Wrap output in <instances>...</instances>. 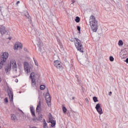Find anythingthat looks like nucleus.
<instances>
[{
  "label": "nucleus",
  "mask_w": 128,
  "mask_h": 128,
  "mask_svg": "<svg viewBox=\"0 0 128 128\" xmlns=\"http://www.w3.org/2000/svg\"><path fill=\"white\" fill-rule=\"evenodd\" d=\"M21 112H22V111L21 110Z\"/></svg>",
  "instance_id": "obj_48"
},
{
  "label": "nucleus",
  "mask_w": 128,
  "mask_h": 128,
  "mask_svg": "<svg viewBox=\"0 0 128 128\" xmlns=\"http://www.w3.org/2000/svg\"><path fill=\"white\" fill-rule=\"evenodd\" d=\"M125 62H126L127 64H128V58H127L126 59V60H125Z\"/></svg>",
  "instance_id": "obj_35"
},
{
  "label": "nucleus",
  "mask_w": 128,
  "mask_h": 128,
  "mask_svg": "<svg viewBox=\"0 0 128 128\" xmlns=\"http://www.w3.org/2000/svg\"><path fill=\"white\" fill-rule=\"evenodd\" d=\"M5 102H8V98H6Z\"/></svg>",
  "instance_id": "obj_36"
},
{
  "label": "nucleus",
  "mask_w": 128,
  "mask_h": 128,
  "mask_svg": "<svg viewBox=\"0 0 128 128\" xmlns=\"http://www.w3.org/2000/svg\"><path fill=\"white\" fill-rule=\"evenodd\" d=\"M118 46H122V44H124V42H122V40H120L118 41Z\"/></svg>",
  "instance_id": "obj_23"
},
{
  "label": "nucleus",
  "mask_w": 128,
  "mask_h": 128,
  "mask_svg": "<svg viewBox=\"0 0 128 128\" xmlns=\"http://www.w3.org/2000/svg\"><path fill=\"white\" fill-rule=\"evenodd\" d=\"M34 62H35V64H36V60H34Z\"/></svg>",
  "instance_id": "obj_46"
},
{
  "label": "nucleus",
  "mask_w": 128,
  "mask_h": 128,
  "mask_svg": "<svg viewBox=\"0 0 128 128\" xmlns=\"http://www.w3.org/2000/svg\"><path fill=\"white\" fill-rule=\"evenodd\" d=\"M50 120H52V116H49V122H50Z\"/></svg>",
  "instance_id": "obj_30"
},
{
  "label": "nucleus",
  "mask_w": 128,
  "mask_h": 128,
  "mask_svg": "<svg viewBox=\"0 0 128 128\" xmlns=\"http://www.w3.org/2000/svg\"><path fill=\"white\" fill-rule=\"evenodd\" d=\"M42 106V100L40 98L38 100V103L37 104V107L36 108V112H40V106Z\"/></svg>",
  "instance_id": "obj_15"
},
{
  "label": "nucleus",
  "mask_w": 128,
  "mask_h": 128,
  "mask_svg": "<svg viewBox=\"0 0 128 128\" xmlns=\"http://www.w3.org/2000/svg\"><path fill=\"white\" fill-rule=\"evenodd\" d=\"M20 2V1H18L16 4H18Z\"/></svg>",
  "instance_id": "obj_37"
},
{
  "label": "nucleus",
  "mask_w": 128,
  "mask_h": 128,
  "mask_svg": "<svg viewBox=\"0 0 128 128\" xmlns=\"http://www.w3.org/2000/svg\"><path fill=\"white\" fill-rule=\"evenodd\" d=\"M77 30H78V32H80V26H77Z\"/></svg>",
  "instance_id": "obj_31"
},
{
  "label": "nucleus",
  "mask_w": 128,
  "mask_h": 128,
  "mask_svg": "<svg viewBox=\"0 0 128 128\" xmlns=\"http://www.w3.org/2000/svg\"><path fill=\"white\" fill-rule=\"evenodd\" d=\"M36 66H38V64H36Z\"/></svg>",
  "instance_id": "obj_45"
},
{
  "label": "nucleus",
  "mask_w": 128,
  "mask_h": 128,
  "mask_svg": "<svg viewBox=\"0 0 128 128\" xmlns=\"http://www.w3.org/2000/svg\"><path fill=\"white\" fill-rule=\"evenodd\" d=\"M44 128H48V124H46V120H44Z\"/></svg>",
  "instance_id": "obj_21"
},
{
  "label": "nucleus",
  "mask_w": 128,
  "mask_h": 128,
  "mask_svg": "<svg viewBox=\"0 0 128 128\" xmlns=\"http://www.w3.org/2000/svg\"><path fill=\"white\" fill-rule=\"evenodd\" d=\"M0 20H2V18H0Z\"/></svg>",
  "instance_id": "obj_47"
},
{
  "label": "nucleus",
  "mask_w": 128,
  "mask_h": 128,
  "mask_svg": "<svg viewBox=\"0 0 128 128\" xmlns=\"http://www.w3.org/2000/svg\"><path fill=\"white\" fill-rule=\"evenodd\" d=\"M70 40L72 42H74V38H72Z\"/></svg>",
  "instance_id": "obj_33"
},
{
  "label": "nucleus",
  "mask_w": 128,
  "mask_h": 128,
  "mask_svg": "<svg viewBox=\"0 0 128 128\" xmlns=\"http://www.w3.org/2000/svg\"><path fill=\"white\" fill-rule=\"evenodd\" d=\"M74 2H75L74 0H72V4H74Z\"/></svg>",
  "instance_id": "obj_38"
},
{
  "label": "nucleus",
  "mask_w": 128,
  "mask_h": 128,
  "mask_svg": "<svg viewBox=\"0 0 128 128\" xmlns=\"http://www.w3.org/2000/svg\"><path fill=\"white\" fill-rule=\"evenodd\" d=\"M45 98L48 106H52V98H50V93L47 92L46 94Z\"/></svg>",
  "instance_id": "obj_5"
},
{
  "label": "nucleus",
  "mask_w": 128,
  "mask_h": 128,
  "mask_svg": "<svg viewBox=\"0 0 128 128\" xmlns=\"http://www.w3.org/2000/svg\"><path fill=\"white\" fill-rule=\"evenodd\" d=\"M36 42L39 48V50H42V46H44V43H42V42L40 40H36Z\"/></svg>",
  "instance_id": "obj_12"
},
{
  "label": "nucleus",
  "mask_w": 128,
  "mask_h": 128,
  "mask_svg": "<svg viewBox=\"0 0 128 128\" xmlns=\"http://www.w3.org/2000/svg\"><path fill=\"white\" fill-rule=\"evenodd\" d=\"M62 112H64V114L66 112L67 110H66V107L63 106L62 108Z\"/></svg>",
  "instance_id": "obj_26"
},
{
  "label": "nucleus",
  "mask_w": 128,
  "mask_h": 128,
  "mask_svg": "<svg viewBox=\"0 0 128 128\" xmlns=\"http://www.w3.org/2000/svg\"><path fill=\"white\" fill-rule=\"evenodd\" d=\"M72 100H74V97H72Z\"/></svg>",
  "instance_id": "obj_43"
},
{
  "label": "nucleus",
  "mask_w": 128,
  "mask_h": 128,
  "mask_svg": "<svg viewBox=\"0 0 128 128\" xmlns=\"http://www.w3.org/2000/svg\"><path fill=\"white\" fill-rule=\"evenodd\" d=\"M26 18H28V20H29L30 22H32V20H30L31 17H30V16L28 15V14L27 13V15H26Z\"/></svg>",
  "instance_id": "obj_27"
},
{
  "label": "nucleus",
  "mask_w": 128,
  "mask_h": 128,
  "mask_svg": "<svg viewBox=\"0 0 128 128\" xmlns=\"http://www.w3.org/2000/svg\"><path fill=\"white\" fill-rule=\"evenodd\" d=\"M12 68L14 72H16V70H18V67L16 66V62L14 60H12L10 62V66L8 65L5 67V70L6 74H10V68Z\"/></svg>",
  "instance_id": "obj_1"
},
{
  "label": "nucleus",
  "mask_w": 128,
  "mask_h": 128,
  "mask_svg": "<svg viewBox=\"0 0 128 128\" xmlns=\"http://www.w3.org/2000/svg\"><path fill=\"white\" fill-rule=\"evenodd\" d=\"M24 50H25L26 52V48H24Z\"/></svg>",
  "instance_id": "obj_42"
},
{
  "label": "nucleus",
  "mask_w": 128,
  "mask_h": 128,
  "mask_svg": "<svg viewBox=\"0 0 128 128\" xmlns=\"http://www.w3.org/2000/svg\"><path fill=\"white\" fill-rule=\"evenodd\" d=\"M42 120V114H39L38 117L36 118V120Z\"/></svg>",
  "instance_id": "obj_19"
},
{
  "label": "nucleus",
  "mask_w": 128,
  "mask_h": 128,
  "mask_svg": "<svg viewBox=\"0 0 128 128\" xmlns=\"http://www.w3.org/2000/svg\"><path fill=\"white\" fill-rule=\"evenodd\" d=\"M24 68L25 72H27V73L30 72V66L28 65V62H24Z\"/></svg>",
  "instance_id": "obj_9"
},
{
  "label": "nucleus",
  "mask_w": 128,
  "mask_h": 128,
  "mask_svg": "<svg viewBox=\"0 0 128 128\" xmlns=\"http://www.w3.org/2000/svg\"><path fill=\"white\" fill-rule=\"evenodd\" d=\"M22 44L18 42L15 44L14 50H22Z\"/></svg>",
  "instance_id": "obj_13"
},
{
  "label": "nucleus",
  "mask_w": 128,
  "mask_h": 128,
  "mask_svg": "<svg viewBox=\"0 0 128 128\" xmlns=\"http://www.w3.org/2000/svg\"><path fill=\"white\" fill-rule=\"evenodd\" d=\"M11 118L12 120H14V122H16V116L14 115V114H12L11 116Z\"/></svg>",
  "instance_id": "obj_17"
},
{
  "label": "nucleus",
  "mask_w": 128,
  "mask_h": 128,
  "mask_svg": "<svg viewBox=\"0 0 128 128\" xmlns=\"http://www.w3.org/2000/svg\"><path fill=\"white\" fill-rule=\"evenodd\" d=\"M50 14H51L52 18H54V14H52V12H50Z\"/></svg>",
  "instance_id": "obj_34"
},
{
  "label": "nucleus",
  "mask_w": 128,
  "mask_h": 128,
  "mask_svg": "<svg viewBox=\"0 0 128 128\" xmlns=\"http://www.w3.org/2000/svg\"><path fill=\"white\" fill-rule=\"evenodd\" d=\"M44 88H46V86L44 85H41L40 86V90H44Z\"/></svg>",
  "instance_id": "obj_24"
},
{
  "label": "nucleus",
  "mask_w": 128,
  "mask_h": 128,
  "mask_svg": "<svg viewBox=\"0 0 128 128\" xmlns=\"http://www.w3.org/2000/svg\"><path fill=\"white\" fill-rule=\"evenodd\" d=\"M95 108H96L98 112V114H102L103 113L102 112V108L100 104H98L96 105Z\"/></svg>",
  "instance_id": "obj_10"
},
{
  "label": "nucleus",
  "mask_w": 128,
  "mask_h": 128,
  "mask_svg": "<svg viewBox=\"0 0 128 128\" xmlns=\"http://www.w3.org/2000/svg\"><path fill=\"white\" fill-rule=\"evenodd\" d=\"M4 62H2V61H0V70H2V66H4Z\"/></svg>",
  "instance_id": "obj_28"
},
{
  "label": "nucleus",
  "mask_w": 128,
  "mask_h": 128,
  "mask_svg": "<svg viewBox=\"0 0 128 128\" xmlns=\"http://www.w3.org/2000/svg\"><path fill=\"white\" fill-rule=\"evenodd\" d=\"M120 56L122 58H128V52L126 50H121L120 52Z\"/></svg>",
  "instance_id": "obj_7"
},
{
  "label": "nucleus",
  "mask_w": 128,
  "mask_h": 128,
  "mask_svg": "<svg viewBox=\"0 0 128 128\" xmlns=\"http://www.w3.org/2000/svg\"><path fill=\"white\" fill-rule=\"evenodd\" d=\"M0 32L1 34H6V27L2 25L0 27Z\"/></svg>",
  "instance_id": "obj_14"
},
{
  "label": "nucleus",
  "mask_w": 128,
  "mask_h": 128,
  "mask_svg": "<svg viewBox=\"0 0 128 128\" xmlns=\"http://www.w3.org/2000/svg\"><path fill=\"white\" fill-rule=\"evenodd\" d=\"M108 94H109V96H111V94H112V92H109Z\"/></svg>",
  "instance_id": "obj_39"
},
{
  "label": "nucleus",
  "mask_w": 128,
  "mask_h": 128,
  "mask_svg": "<svg viewBox=\"0 0 128 128\" xmlns=\"http://www.w3.org/2000/svg\"><path fill=\"white\" fill-rule=\"evenodd\" d=\"M30 78L32 80V86H34L36 84V79L34 78V72H32L30 74Z\"/></svg>",
  "instance_id": "obj_8"
},
{
  "label": "nucleus",
  "mask_w": 128,
  "mask_h": 128,
  "mask_svg": "<svg viewBox=\"0 0 128 128\" xmlns=\"http://www.w3.org/2000/svg\"><path fill=\"white\" fill-rule=\"evenodd\" d=\"M8 58V53L6 52H4L0 56L1 62H6Z\"/></svg>",
  "instance_id": "obj_4"
},
{
  "label": "nucleus",
  "mask_w": 128,
  "mask_h": 128,
  "mask_svg": "<svg viewBox=\"0 0 128 128\" xmlns=\"http://www.w3.org/2000/svg\"><path fill=\"white\" fill-rule=\"evenodd\" d=\"M74 40H76L74 44L78 50H79L80 52H84V48H82V44L80 40L78 38H74Z\"/></svg>",
  "instance_id": "obj_3"
},
{
  "label": "nucleus",
  "mask_w": 128,
  "mask_h": 128,
  "mask_svg": "<svg viewBox=\"0 0 128 128\" xmlns=\"http://www.w3.org/2000/svg\"><path fill=\"white\" fill-rule=\"evenodd\" d=\"M78 82L79 84H80V80H78Z\"/></svg>",
  "instance_id": "obj_41"
},
{
  "label": "nucleus",
  "mask_w": 128,
  "mask_h": 128,
  "mask_svg": "<svg viewBox=\"0 0 128 128\" xmlns=\"http://www.w3.org/2000/svg\"><path fill=\"white\" fill-rule=\"evenodd\" d=\"M42 8L44 10H48V5H46V4H42Z\"/></svg>",
  "instance_id": "obj_20"
},
{
  "label": "nucleus",
  "mask_w": 128,
  "mask_h": 128,
  "mask_svg": "<svg viewBox=\"0 0 128 128\" xmlns=\"http://www.w3.org/2000/svg\"><path fill=\"white\" fill-rule=\"evenodd\" d=\"M9 40H12V38H9Z\"/></svg>",
  "instance_id": "obj_44"
},
{
  "label": "nucleus",
  "mask_w": 128,
  "mask_h": 128,
  "mask_svg": "<svg viewBox=\"0 0 128 128\" xmlns=\"http://www.w3.org/2000/svg\"><path fill=\"white\" fill-rule=\"evenodd\" d=\"M15 82H18V79H16V80H15Z\"/></svg>",
  "instance_id": "obj_40"
},
{
  "label": "nucleus",
  "mask_w": 128,
  "mask_h": 128,
  "mask_svg": "<svg viewBox=\"0 0 128 128\" xmlns=\"http://www.w3.org/2000/svg\"><path fill=\"white\" fill-rule=\"evenodd\" d=\"M54 66L56 68H58V70H62V64L60 60H55L54 62Z\"/></svg>",
  "instance_id": "obj_6"
},
{
  "label": "nucleus",
  "mask_w": 128,
  "mask_h": 128,
  "mask_svg": "<svg viewBox=\"0 0 128 128\" xmlns=\"http://www.w3.org/2000/svg\"><path fill=\"white\" fill-rule=\"evenodd\" d=\"M85 100H86V102H87L88 104L89 101H88V98H86L85 99Z\"/></svg>",
  "instance_id": "obj_32"
},
{
  "label": "nucleus",
  "mask_w": 128,
  "mask_h": 128,
  "mask_svg": "<svg viewBox=\"0 0 128 128\" xmlns=\"http://www.w3.org/2000/svg\"><path fill=\"white\" fill-rule=\"evenodd\" d=\"M80 20V17L76 16L75 19V22H78Z\"/></svg>",
  "instance_id": "obj_22"
},
{
  "label": "nucleus",
  "mask_w": 128,
  "mask_h": 128,
  "mask_svg": "<svg viewBox=\"0 0 128 128\" xmlns=\"http://www.w3.org/2000/svg\"><path fill=\"white\" fill-rule=\"evenodd\" d=\"M114 57L112 56H110V62H114Z\"/></svg>",
  "instance_id": "obj_29"
},
{
  "label": "nucleus",
  "mask_w": 128,
  "mask_h": 128,
  "mask_svg": "<svg viewBox=\"0 0 128 128\" xmlns=\"http://www.w3.org/2000/svg\"><path fill=\"white\" fill-rule=\"evenodd\" d=\"M8 94L10 98V101L12 102L14 100V93L12 91H9Z\"/></svg>",
  "instance_id": "obj_16"
},
{
  "label": "nucleus",
  "mask_w": 128,
  "mask_h": 128,
  "mask_svg": "<svg viewBox=\"0 0 128 128\" xmlns=\"http://www.w3.org/2000/svg\"><path fill=\"white\" fill-rule=\"evenodd\" d=\"M90 24L92 30L96 32L98 28V21L96 20V18L94 15L90 16Z\"/></svg>",
  "instance_id": "obj_2"
},
{
  "label": "nucleus",
  "mask_w": 128,
  "mask_h": 128,
  "mask_svg": "<svg viewBox=\"0 0 128 128\" xmlns=\"http://www.w3.org/2000/svg\"><path fill=\"white\" fill-rule=\"evenodd\" d=\"M93 100L94 102H98V98H96V96L93 97Z\"/></svg>",
  "instance_id": "obj_25"
},
{
  "label": "nucleus",
  "mask_w": 128,
  "mask_h": 128,
  "mask_svg": "<svg viewBox=\"0 0 128 128\" xmlns=\"http://www.w3.org/2000/svg\"><path fill=\"white\" fill-rule=\"evenodd\" d=\"M49 122H50V124H51L52 128H54V126H56V121L55 120H50V121H49Z\"/></svg>",
  "instance_id": "obj_18"
},
{
  "label": "nucleus",
  "mask_w": 128,
  "mask_h": 128,
  "mask_svg": "<svg viewBox=\"0 0 128 128\" xmlns=\"http://www.w3.org/2000/svg\"><path fill=\"white\" fill-rule=\"evenodd\" d=\"M30 110L32 116H33V120H36V110H34V106H30Z\"/></svg>",
  "instance_id": "obj_11"
}]
</instances>
